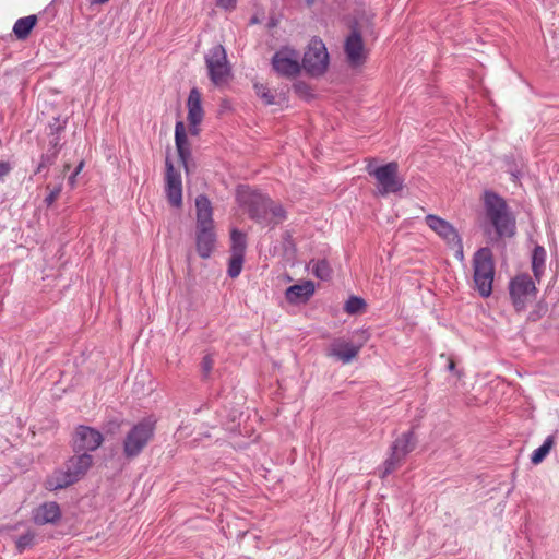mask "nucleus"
I'll list each match as a JSON object with an SVG mask.
<instances>
[{"label":"nucleus","instance_id":"nucleus-1","mask_svg":"<svg viewBox=\"0 0 559 559\" xmlns=\"http://www.w3.org/2000/svg\"><path fill=\"white\" fill-rule=\"evenodd\" d=\"M485 213L499 237H512L515 233V218L506 200L496 192L486 190L483 194Z\"/></svg>","mask_w":559,"mask_h":559},{"label":"nucleus","instance_id":"nucleus-2","mask_svg":"<svg viewBox=\"0 0 559 559\" xmlns=\"http://www.w3.org/2000/svg\"><path fill=\"white\" fill-rule=\"evenodd\" d=\"M474 283L476 289L483 297L490 296L495 276V264L489 248H480L473 259Z\"/></svg>","mask_w":559,"mask_h":559},{"label":"nucleus","instance_id":"nucleus-3","mask_svg":"<svg viewBox=\"0 0 559 559\" xmlns=\"http://www.w3.org/2000/svg\"><path fill=\"white\" fill-rule=\"evenodd\" d=\"M367 340L365 331H355L349 337L335 338L329 345L328 356L347 365L358 356Z\"/></svg>","mask_w":559,"mask_h":559},{"label":"nucleus","instance_id":"nucleus-4","mask_svg":"<svg viewBox=\"0 0 559 559\" xmlns=\"http://www.w3.org/2000/svg\"><path fill=\"white\" fill-rule=\"evenodd\" d=\"M366 170L377 180V189L380 195L396 193L403 189V180L399 177L397 163L391 162L383 166H374L373 162H369Z\"/></svg>","mask_w":559,"mask_h":559},{"label":"nucleus","instance_id":"nucleus-5","mask_svg":"<svg viewBox=\"0 0 559 559\" xmlns=\"http://www.w3.org/2000/svg\"><path fill=\"white\" fill-rule=\"evenodd\" d=\"M155 430V420L145 418L134 425L126 435L123 453L127 457L138 456L152 439Z\"/></svg>","mask_w":559,"mask_h":559},{"label":"nucleus","instance_id":"nucleus-6","mask_svg":"<svg viewBox=\"0 0 559 559\" xmlns=\"http://www.w3.org/2000/svg\"><path fill=\"white\" fill-rule=\"evenodd\" d=\"M417 439L413 431L397 437L391 445V453L384 462L383 477L401 466L404 459L416 448Z\"/></svg>","mask_w":559,"mask_h":559},{"label":"nucleus","instance_id":"nucleus-7","mask_svg":"<svg viewBox=\"0 0 559 559\" xmlns=\"http://www.w3.org/2000/svg\"><path fill=\"white\" fill-rule=\"evenodd\" d=\"M426 224L431 230H433L445 243L455 250V255L459 260H463V246L461 237L454 226L433 214H429L425 217Z\"/></svg>","mask_w":559,"mask_h":559},{"label":"nucleus","instance_id":"nucleus-8","mask_svg":"<svg viewBox=\"0 0 559 559\" xmlns=\"http://www.w3.org/2000/svg\"><path fill=\"white\" fill-rule=\"evenodd\" d=\"M509 292L514 308L521 311L535 299L537 289L528 274H519L510 282Z\"/></svg>","mask_w":559,"mask_h":559},{"label":"nucleus","instance_id":"nucleus-9","mask_svg":"<svg viewBox=\"0 0 559 559\" xmlns=\"http://www.w3.org/2000/svg\"><path fill=\"white\" fill-rule=\"evenodd\" d=\"M329 66V53L322 40L312 39L304 53L301 67L312 76L321 75Z\"/></svg>","mask_w":559,"mask_h":559},{"label":"nucleus","instance_id":"nucleus-10","mask_svg":"<svg viewBox=\"0 0 559 559\" xmlns=\"http://www.w3.org/2000/svg\"><path fill=\"white\" fill-rule=\"evenodd\" d=\"M93 464V457L83 453L71 457L66 465L64 472L57 474V484L55 488H64L81 479Z\"/></svg>","mask_w":559,"mask_h":559},{"label":"nucleus","instance_id":"nucleus-11","mask_svg":"<svg viewBox=\"0 0 559 559\" xmlns=\"http://www.w3.org/2000/svg\"><path fill=\"white\" fill-rule=\"evenodd\" d=\"M205 63L211 81L215 85L223 84L230 75L225 48L222 45L212 47L205 55Z\"/></svg>","mask_w":559,"mask_h":559},{"label":"nucleus","instance_id":"nucleus-12","mask_svg":"<svg viewBox=\"0 0 559 559\" xmlns=\"http://www.w3.org/2000/svg\"><path fill=\"white\" fill-rule=\"evenodd\" d=\"M237 197L240 203L247 205L251 217L261 223L270 218L269 209L272 201L270 198L262 193L251 191L248 188H240Z\"/></svg>","mask_w":559,"mask_h":559},{"label":"nucleus","instance_id":"nucleus-13","mask_svg":"<svg viewBox=\"0 0 559 559\" xmlns=\"http://www.w3.org/2000/svg\"><path fill=\"white\" fill-rule=\"evenodd\" d=\"M299 52L290 47H283L272 58L274 71L282 76L294 78L301 69Z\"/></svg>","mask_w":559,"mask_h":559},{"label":"nucleus","instance_id":"nucleus-14","mask_svg":"<svg viewBox=\"0 0 559 559\" xmlns=\"http://www.w3.org/2000/svg\"><path fill=\"white\" fill-rule=\"evenodd\" d=\"M103 435L91 427L80 426L75 430L73 443L74 449L79 451H95L103 443Z\"/></svg>","mask_w":559,"mask_h":559},{"label":"nucleus","instance_id":"nucleus-15","mask_svg":"<svg viewBox=\"0 0 559 559\" xmlns=\"http://www.w3.org/2000/svg\"><path fill=\"white\" fill-rule=\"evenodd\" d=\"M345 53L352 67L361 66L367 58L364 40L357 32H353L345 41Z\"/></svg>","mask_w":559,"mask_h":559},{"label":"nucleus","instance_id":"nucleus-16","mask_svg":"<svg viewBox=\"0 0 559 559\" xmlns=\"http://www.w3.org/2000/svg\"><path fill=\"white\" fill-rule=\"evenodd\" d=\"M188 107V121L190 124V133L192 135L199 134L198 126L201 123L204 111L201 105V93L198 88H192L189 93V97L187 100Z\"/></svg>","mask_w":559,"mask_h":559},{"label":"nucleus","instance_id":"nucleus-17","mask_svg":"<svg viewBox=\"0 0 559 559\" xmlns=\"http://www.w3.org/2000/svg\"><path fill=\"white\" fill-rule=\"evenodd\" d=\"M314 294V284L311 281L289 286L285 292V297L290 304H305Z\"/></svg>","mask_w":559,"mask_h":559},{"label":"nucleus","instance_id":"nucleus-18","mask_svg":"<svg viewBox=\"0 0 559 559\" xmlns=\"http://www.w3.org/2000/svg\"><path fill=\"white\" fill-rule=\"evenodd\" d=\"M215 234L213 227L198 228L197 251L202 259H207L215 247Z\"/></svg>","mask_w":559,"mask_h":559},{"label":"nucleus","instance_id":"nucleus-19","mask_svg":"<svg viewBox=\"0 0 559 559\" xmlns=\"http://www.w3.org/2000/svg\"><path fill=\"white\" fill-rule=\"evenodd\" d=\"M60 518V509L56 502H47L33 511V521L38 525L53 523Z\"/></svg>","mask_w":559,"mask_h":559},{"label":"nucleus","instance_id":"nucleus-20","mask_svg":"<svg viewBox=\"0 0 559 559\" xmlns=\"http://www.w3.org/2000/svg\"><path fill=\"white\" fill-rule=\"evenodd\" d=\"M198 228L213 227L212 205L205 195L195 199Z\"/></svg>","mask_w":559,"mask_h":559},{"label":"nucleus","instance_id":"nucleus-21","mask_svg":"<svg viewBox=\"0 0 559 559\" xmlns=\"http://www.w3.org/2000/svg\"><path fill=\"white\" fill-rule=\"evenodd\" d=\"M175 143L178 155L183 164L190 156V147L186 135V128L182 121H178L175 126Z\"/></svg>","mask_w":559,"mask_h":559},{"label":"nucleus","instance_id":"nucleus-22","mask_svg":"<svg viewBox=\"0 0 559 559\" xmlns=\"http://www.w3.org/2000/svg\"><path fill=\"white\" fill-rule=\"evenodd\" d=\"M546 250L542 246H536L532 254V270L534 277L539 281L545 271Z\"/></svg>","mask_w":559,"mask_h":559},{"label":"nucleus","instance_id":"nucleus-23","mask_svg":"<svg viewBox=\"0 0 559 559\" xmlns=\"http://www.w3.org/2000/svg\"><path fill=\"white\" fill-rule=\"evenodd\" d=\"M37 22V17L35 15H28L26 17L19 19L14 26H13V33L15 36L20 39H24L28 36L33 27L35 26Z\"/></svg>","mask_w":559,"mask_h":559},{"label":"nucleus","instance_id":"nucleus-24","mask_svg":"<svg viewBox=\"0 0 559 559\" xmlns=\"http://www.w3.org/2000/svg\"><path fill=\"white\" fill-rule=\"evenodd\" d=\"M246 247V235L237 229H234L231 231V254L245 257Z\"/></svg>","mask_w":559,"mask_h":559},{"label":"nucleus","instance_id":"nucleus-25","mask_svg":"<svg viewBox=\"0 0 559 559\" xmlns=\"http://www.w3.org/2000/svg\"><path fill=\"white\" fill-rule=\"evenodd\" d=\"M552 445H554V437L552 436H548L545 439L544 443L540 447H538L536 450H534V452H533V454L531 456V462L534 465H537V464L542 463L544 461V459L550 452Z\"/></svg>","mask_w":559,"mask_h":559},{"label":"nucleus","instance_id":"nucleus-26","mask_svg":"<svg viewBox=\"0 0 559 559\" xmlns=\"http://www.w3.org/2000/svg\"><path fill=\"white\" fill-rule=\"evenodd\" d=\"M312 273L320 280L331 278L332 269L325 260H312L310 262Z\"/></svg>","mask_w":559,"mask_h":559},{"label":"nucleus","instance_id":"nucleus-27","mask_svg":"<svg viewBox=\"0 0 559 559\" xmlns=\"http://www.w3.org/2000/svg\"><path fill=\"white\" fill-rule=\"evenodd\" d=\"M69 168H70V165L67 164L64 166L63 173H66ZM63 176H64V174L60 175L59 182L55 187H51L50 185L46 186V190L48 191V194L45 198L44 202L46 203L47 206H51L53 204V202L59 198L60 192L62 190Z\"/></svg>","mask_w":559,"mask_h":559},{"label":"nucleus","instance_id":"nucleus-28","mask_svg":"<svg viewBox=\"0 0 559 559\" xmlns=\"http://www.w3.org/2000/svg\"><path fill=\"white\" fill-rule=\"evenodd\" d=\"M58 142H59V139L57 136H55L52 140H51V144L53 145V151L52 152H47L46 154H43L41 157H40V163L38 164L35 173L36 174H39L43 171V169H45L46 167L52 165L57 158V154H58V151H57V145H58Z\"/></svg>","mask_w":559,"mask_h":559},{"label":"nucleus","instance_id":"nucleus-29","mask_svg":"<svg viewBox=\"0 0 559 559\" xmlns=\"http://www.w3.org/2000/svg\"><path fill=\"white\" fill-rule=\"evenodd\" d=\"M270 218L264 221L267 224H278L285 218V211L282 205L271 201V206L269 209Z\"/></svg>","mask_w":559,"mask_h":559},{"label":"nucleus","instance_id":"nucleus-30","mask_svg":"<svg viewBox=\"0 0 559 559\" xmlns=\"http://www.w3.org/2000/svg\"><path fill=\"white\" fill-rule=\"evenodd\" d=\"M366 302L362 298L353 296L345 304V311L349 314L360 313L365 310Z\"/></svg>","mask_w":559,"mask_h":559},{"label":"nucleus","instance_id":"nucleus-31","mask_svg":"<svg viewBox=\"0 0 559 559\" xmlns=\"http://www.w3.org/2000/svg\"><path fill=\"white\" fill-rule=\"evenodd\" d=\"M257 95L264 102L265 105L276 104V97L271 91L263 84H254Z\"/></svg>","mask_w":559,"mask_h":559},{"label":"nucleus","instance_id":"nucleus-32","mask_svg":"<svg viewBox=\"0 0 559 559\" xmlns=\"http://www.w3.org/2000/svg\"><path fill=\"white\" fill-rule=\"evenodd\" d=\"M243 258L245 257H240V255H234V254L230 255L229 265H228V275L230 277L235 278L240 274V272L242 270Z\"/></svg>","mask_w":559,"mask_h":559},{"label":"nucleus","instance_id":"nucleus-33","mask_svg":"<svg viewBox=\"0 0 559 559\" xmlns=\"http://www.w3.org/2000/svg\"><path fill=\"white\" fill-rule=\"evenodd\" d=\"M167 198L171 205L180 206L182 202L181 187H166Z\"/></svg>","mask_w":559,"mask_h":559},{"label":"nucleus","instance_id":"nucleus-34","mask_svg":"<svg viewBox=\"0 0 559 559\" xmlns=\"http://www.w3.org/2000/svg\"><path fill=\"white\" fill-rule=\"evenodd\" d=\"M167 165V174H166V187H181V177L178 173L174 170V167L170 163H166Z\"/></svg>","mask_w":559,"mask_h":559},{"label":"nucleus","instance_id":"nucleus-35","mask_svg":"<svg viewBox=\"0 0 559 559\" xmlns=\"http://www.w3.org/2000/svg\"><path fill=\"white\" fill-rule=\"evenodd\" d=\"M35 534L32 532H27L24 535L20 536L16 540V547L20 552L24 551L27 547H31L34 544Z\"/></svg>","mask_w":559,"mask_h":559},{"label":"nucleus","instance_id":"nucleus-36","mask_svg":"<svg viewBox=\"0 0 559 559\" xmlns=\"http://www.w3.org/2000/svg\"><path fill=\"white\" fill-rule=\"evenodd\" d=\"M213 366H214L213 357L211 355H206L203 358L202 364H201L202 373L205 378L209 377L210 372L212 371Z\"/></svg>","mask_w":559,"mask_h":559},{"label":"nucleus","instance_id":"nucleus-37","mask_svg":"<svg viewBox=\"0 0 559 559\" xmlns=\"http://www.w3.org/2000/svg\"><path fill=\"white\" fill-rule=\"evenodd\" d=\"M237 0H216V4L225 10H233L236 7Z\"/></svg>","mask_w":559,"mask_h":559},{"label":"nucleus","instance_id":"nucleus-38","mask_svg":"<svg viewBox=\"0 0 559 559\" xmlns=\"http://www.w3.org/2000/svg\"><path fill=\"white\" fill-rule=\"evenodd\" d=\"M11 171L9 162L0 160V181Z\"/></svg>","mask_w":559,"mask_h":559},{"label":"nucleus","instance_id":"nucleus-39","mask_svg":"<svg viewBox=\"0 0 559 559\" xmlns=\"http://www.w3.org/2000/svg\"><path fill=\"white\" fill-rule=\"evenodd\" d=\"M83 166H84L83 162H81V163L76 166V168H75V170H74V173H73V174H74V176H78V175L81 173V170L83 169Z\"/></svg>","mask_w":559,"mask_h":559},{"label":"nucleus","instance_id":"nucleus-40","mask_svg":"<svg viewBox=\"0 0 559 559\" xmlns=\"http://www.w3.org/2000/svg\"><path fill=\"white\" fill-rule=\"evenodd\" d=\"M75 178H76V176H74V174H72V175L69 177V185H70L71 187H74V185H75Z\"/></svg>","mask_w":559,"mask_h":559},{"label":"nucleus","instance_id":"nucleus-41","mask_svg":"<svg viewBox=\"0 0 559 559\" xmlns=\"http://www.w3.org/2000/svg\"><path fill=\"white\" fill-rule=\"evenodd\" d=\"M448 369H449L450 371H453V370L455 369V364H454V361H453V360H451V359L449 360Z\"/></svg>","mask_w":559,"mask_h":559},{"label":"nucleus","instance_id":"nucleus-42","mask_svg":"<svg viewBox=\"0 0 559 559\" xmlns=\"http://www.w3.org/2000/svg\"><path fill=\"white\" fill-rule=\"evenodd\" d=\"M109 0H92L93 3H98V4H103V3H106Z\"/></svg>","mask_w":559,"mask_h":559}]
</instances>
